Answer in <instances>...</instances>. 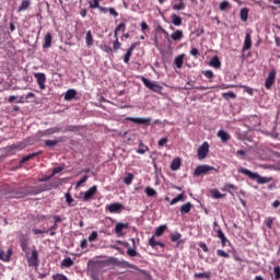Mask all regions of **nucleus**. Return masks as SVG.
<instances>
[{
  "instance_id": "1",
  "label": "nucleus",
  "mask_w": 280,
  "mask_h": 280,
  "mask_svg": "<svg viewBox=\"0 0 280 280\" xmlns=\"http://www.w3.org/2000/svg\"><path fill=\"white\" fill-rule=\"evenodd\" d=\"M240 174H244L248 176L252 180H257L258 185H266L268 183H272V177H261L258 173H253L248 168L241 167L238 168Z\"/></svg>"
},
{
  "instance_id": "2",
  "label": "nucleus",
  "mask_w": 280,
  "mask_h": 280,
  "mask_svg": "<svg viewBox=\"0 0 280 280\" xmlns=\"http://www.w3.org/2000/svg\"><path fill=\"white\" fill-rule=\"evenodd\" d=\"M141 82L144 84V86H147V89H149L150 91H153V93H161V91H163V86H161L156 82H152L145 79V77L141 78Z\"/></svg>"
},
{
  "instance_id": "3",
  "label": "nucleus",
  "mask_w": 280,
  "mask_h": 280,
  "mask_svg": "<svg viewBox=\"0 0 280 280\" xmlns=\"http://www.w3.org/2000/svg\"><path fill=\"white\" fill-rule=\"evenodd\" d=\"M209 172H215V167L201 164L195 168L194 176H202V174H209Z\"/></svg>"
},
{
  "instance_id": "4",
  "label": "nucleus",
  "mask_w": 280,
  "mask_h": 280,
  "mask_svg": "<svg viewBox=\"0 0 280 280\" xmlns=\"http://www.w3.org/2000/svg\"><path fill=\"white\" fill-rule=\"evenodd\" d=\"M207 154H209V142H203L197 150L199 161L207 159Z\"/></svg>"
},
{
  "instance_id": "5",
  "label": "nucleus",
  "mask_w": 280,
  "mask_h": 280,
  "mask_svg": "<svg viewBox=\"0 0 280 280\" xmlns=\"http://www.w3.org/2000/svg\"><path fill=\"white\" fill-rule=\"evenodd\" d=\"M34 78H36L40 91H45V89H47V85H45V82H47V77L45 75V73L37 72L34 74Z\"/></svg>"
},
{
  "instance_id": "6",
  "label": "nucleus",
  "mask_w": 280,
  "mask_h": 280,
  "mask_svg": "<svg viewBox=\"0 0 280 280\" xmlns=\"http://www.w3.org/2000/svg\"><path fill=\"white\" fill-rule=\"evenodd\" d=\"M26 259L28 261V266L32 268H37L38 266V250L33 249L31 256H26Z\"/></svg>"
},
{
  "instance_id": "7",
  "label": "nucleus",
  "mask_w": 280,
  "mask_h": 280,
  "mask_svg": "<svg viewBox=\"0 0 280 280\" xmlns=\"http://www.w3.org/2000/svg\"><path fill=\"white\" fill-rule=\"evenodd\" d=\"M98 12L101 14H110V16H114V19H117V16H119V12H117V10H115V8H106V7H98L97 8Z\"/></svg>"
},
{
  "instance_id": "8",
  "label": "nucleus",
  "mask_w": 280,
  "mask_h": 280,
  "mask_svg": "<svg viewBox=\"0 0 280 280\" xmlns=\"http://www.w3.org/2000/svg\"><path fill=\"white\" fill-rule=\"evenodd\" d=\"M127 121H131L132 124L150 126L152 119L151 118H135V117H127Z\"/></svg>"
},
{
  "instance_id": "9",
  "label": "nucleus",
  "mask_w": 280,
  "mask_h": 280,
  "mask_svg": "<svg viewBox=\"0 0 280 280\" xmlns=\"http://www.w3.org/2000/svg\"><path fill=\"white\" fill-rule=\"evenodd\" d=\"M275 78H277V72L275 70L270 71L266 81H265V88L267 91H270L272 89V84H275Z\"/></svg>"
},
{
  "instance_id": "10",
  "label": "nucleus",
  "mask_w": 280,
  "mask_h": 280,
  "mask_svg": "<svg viewBox=\"0 0 280 280\" xmlns=\"http://www.w3.org/2000/svg\"><path fill=\"white\" fill-rule=\"evenodd\" d=\"M106 209L107 211H109V213H121L124 206L119 202H115V203L108 205Z\"/></svg>"
},
{
  "instance_id": "11",
  "label": "nucleus",
  "mask_w": 280,
  "mask_h": 280,
  "mask_svg": "<svg viewBox=\"0 0 280 280\" xmlns=\"http://www.w3.org/2000/svg\"><path fill=\"white\" fill-rule=\"evenodd\" d=\"M250 47H253V39L250 37V33H247L245 35V40H244V45L242 48V57L244 58V51H247V49H250Z\"/></svg>"
},
{
  "instance_id": "12",
  "label": "nucleus",
  "mask_w": 280,
  "mask_h": 280,
  "mask_svg": "<svg viewBox=\"0 0 280 280\" xmlns=\"http://www.w3.org/2000/svg\"><path fill=\"white\" fill-rule=\"evenodd\" d=\"M126 229H129V224H128V223H121V222L117 223V224L115 225V233H116V235H117L118 237H122L124 231H125Z\"/></svg>"
},
{
  "instance_id": "13",
  "label": "nucleus",
  "mask_w": 280,
  "mask_h": 280,
  "mask_svg": "<svg viewBox=\"0 0 280 280\" xmlns=\"http://www.w3.org/2000/svg\"><path fill=\"white\" fill-rule=\"evenodd\" d=\"M97 194V186H92L84 192V200H91Z\"/></svg>"
},
{
  "instance_id": "14",
  "label": "nucleus",
  "mask_w": 280,
  "mask_h": 280,
  "mask_svg": "<svg viewBox=\"0 0 280 280\" xmlns=\"http://www.w3.org/2000/svg\"><path fill=\"white\" fill-rule=\"evenodd\" d=\"M60 127H51L49 129L42 131V137H51V135H56L60 132Z\"/></svg>"
},
{
  "instance_id": "15",
  "label": "nucleus",
  "mask_w": 280,
  "mask_h": 280,
  "mask_svg": "<svg viewBox=\"0 0 280 280\" xmlns=\"http://www.w3.org/2000/svg\"><path fill=\"white\" fill-rule=\"evenodd\" d=\"M217 137L221 139L222 143H226L228 141H231V136L229 135V132L224 130H219L217 133Z\"/></svg>"
},
{
  "instance_id": "16",
  "label": "nucleus",
  "mask_w": 280,
  "mask_h": 280,
  "mask_svg": "<svg viewBox=\"0 0 280 280\" xmlns=\"http://www.w3.org/2000/svg\"><path fill=\"white\" fill-rule=\"evenodd\" d=\"M51 40H54V37L51 36V33H47V34L44 36L43 48H44V49H49V47H51Z\"/></svg>"
},
{
  "instance_id": "17",
  "label": "nucleus",
  "mask_w": 280,
  "mask_h": 280,
  "mask_svg": "<svg viewBox=\"0 0 280 280\" xmlns=\"http://www.w3.org/2000/svg\"><path fill=\"white\" fill-rule=\"evenodd\" d=\"M131 242H132V248L131 247L127 248V255L129 257H137L138 253H137V244L135 238H132Z\"/></svg>"
},
{
  "instance_id": "18",
  "label": "nucleus",
  "mask_w": 280,
  "mask_h": 280,
  "mask_svg": "<svg viewBox=\"0 0 280 280\" xmlns=\"http://www.w3.org/2000/svg\"><path fill=\"white\" fill-rule=\"evenodd\" d=\"M209 67H213L214 69H220L222 67V62L220 61V58L218 56H214L209 61Z\"/></svg>"
},
{
  "instance_id": "19",
  "label": "nucleus",
  "mask_w": 280,
  "mask_h": 280,
  "mask_svg": "<svg viewBox=\"0 0 280 280\" xmlns=\"http://www.w3.org/2000/svg\"><path fill=\"white\" fill-rule=\"evenodd\" d=\"M75 95H78V92L75 90H68L65 95L66 102H71V100H74Z\"/></svg>"
},
{
  "instance_id": "20",
  "label": "nucleus",
  "mask_w": 280,
  "mask_h": 280,
  "mask_svg": "<svg viewBox=\"0 0 280 280\" xmlns=\"http://www.w3.org/2000/svg\"><path fill=\"white\" fill-rule=\"evenodd\" d=\"M149 245L151 246V248H156V246H161V248H165V243L156 242V238L154 236H152L149 240Z\"/></svg>"
},
{
  "instance_id": "21",
  "label": "nucleus",
  "mask_w": 280,
  "mask_h": 280,
  "mask_svg": "<svg viewBox=\"0 0 280 280\" xmlns=\"http://www.w3.org/2000/svg\"><path fill=\"white\" fill-rule=\"evenodd\" d=\"M32 5V0H22L21 5L18 9V12H25Z\"/></svg>"
},
{
  "instance_id": "22",
  "label": "nucleus",
  "mask_w": 280,
  "mask_h": 280,
  "mask_svg": "<svg viewBox=\"0 0 280 280\" xmlns=\"http://www.w3.org/2000/svg\"><path fill=\"white\" fill-rule=\"evenodd\" d=\"M172 172H176L180 170V158H175L171 163Z\"/></svg>"
},
{
  "instance_id": "23",
  "label": "nucleus",
  "mask_w": 280,
  "mask_h": 280,
  "mask_svg": "<svg viewBox=\"0 0 280 280\" xmlns=\"http://www.w3.org/2000/svg\"><path fill=\"white\" fill-rule=\"evenodd\" d=\"M10 257H12V249H8V253L0 250V259L2 261H10Z\"/></svg>"
},
{
  "instance_id": "24",
  "label": "nucleus",
  "mask_w": 280,
  "mask_h": 280,
  "mask_svg": "<svg viewBox=\"0 0 280 280\" xmlns=\"http://www.w3.org/2000/svg\"><path fill=\"white\" fill-rule=\"evenodd\" d=\"M171 21L173 25H175L176 27H179V25H183V19H180V16H178L177 14H172Z\"/></svg>"
},
{
  "instance_id": "25",
  "label": "nucleus",
  "mask_w": 280,
  "mask_h": 280,
  "mask_svg": "<svg viewBox=\"0 0 280 280\" xmlns=\"http://www.w3.org/2000/svg\"><path fill=\"white\" fill-rule=\"evenodd\" d=\"M210 194L214 200H220V198H226L225 194H221L220 190L218 189H211Z\"/></svg>"
},
{
  "instance_id": "26",
  "label": "nucleus",
  "mask_w": 280,
  "mask_h": 280,
  "mask_svg": "<svg viewBox=\"0 0 280 280\" xmlns=\"http://www.w3.org/2000/svg\"><path fill=\"white\" fill-rule=\"evenodd\" d=\"M222 191H228V194H233L232 191H237V186L233 184H224L223 188H221Z\"/></svg>"
},
{
  "instance_id": "27",
  "label": "nucleus",
  "mask_w": 280,
  "mask_h": 280,
  "mask_svg": "<svg viewBox=\"0 0 280 280\" xmlns=\"http://www.w3.org/2000/svg\"><path fill=\"white\" fill-rule=\"evenodd\" d=\"M213 231H214V233L217 234V237H219V240H220L221 237H224V232H222V228H220V226L218 225V222H215V221H214V223H213Z\"/></svg>"
},
{
  "instance_id": "28",
  "label": "nucleus",
  "mask_w": 280,
  "mask_h": 280,
  "mask_svg": "<svg viewBox=\"0 0 280 280\" xmlns=\"http://www.w3.org/2000/svg\"><path fill=\"white\" fill-rule=\"evenodd\" d=\"M136 152L137 154H145V152H150V148L141 141Z\"/></svg>"
},
{
  "instance_id": "29",
  "label": "nucleus",
  "mask_w": 280,
  "mask_h": 280,
  "mask_svg": "<svg viewBox=\"0 0 280 280\" xmlns=\"http://www.w3.org/2000/svg\"><path fill=\"white\" fill-rule=\"evenodd\" d=\"M191 211V202H186L180 207V213L182 215H185Z\"/></svg>"
},
{
  "instance_id": "30",
  "label": "nucleus",
  "mask_w": 280,
  "mask_h": 280,
  "mask_svg": "<svg viewBox=\"0 0 280 280\" xmlns=\"http://www.w3.org/2000/svg\"><path fill=\"white\" fill-rule=\"evenodd\" d=\"M38 154H40V153L36 152V153H31V154H28V155H25L24 158H22V160L20 161V163H21V164L27 163V161H32V159H36V156H38Z\"/></svg>"
},
{
  "instance_id": "31",
  "label": "nucleus",
  "mask_w": 280,
  "mask_h": 280,
  "mask_svg": "<svg viewBox=\"0 0 280 280\" xmlns=\"http://www.w3.org/2000/svg\"><path fill=\"white\" fill-rule=\"evenodd\" d=\"M172 40H180L183 38V31L176 30L174 33L171 34Z\"/></svg>"
},
{
  "instance_id": "32",
  "label": "nucleus",
  "mask_w": 280,
  "mask_h": 280,
  "mask_svg": "<svg viewBox=\"0 0 280 280\" xmlns=\"http://www.w3.org/2000/svg\"><path fill=\"white\" fill-rule=\"evenodd\" d=\"M62 139H58V140H45V145L46 148H54L56 147V144L61 143Z\"/></svg>"
},
{
  "instance_id": "33",
  "label": "nucleus",
  "mask_w": 280,
  "mask_h": 280,
  "mask_svg": "<svg viewBox=\"0 0 280 280\" xmlns=\"http://www.w3.org/2000/svg\"><path fill=\"white\" fill-rule=\"evenodd\" d=\"M85 43L88 47H93V33L91 31L86 32Z\"/></svg>"
},
{
  "instance_id": "34",
  "label": "nucleus",
  "mask_w": 280,
  "mask_h": 280,
  "mask_svg": "<svg viewBox=\"0 0 280 280\" xmlns=\"http://www.w3.org/2000/svg\"><path fill=\"white\" fill-rule=\"evenodd\" d=\"M183 60H185V55H179L175 58L174 63L176 65L177 69L183 67Z\"/></svg>"
},
{
  "instance_id": "35",
  "label": "nucleus",
  "mask_w": 280,
  "mask_h": 280,
  "mask_svg": "<svg viewBox=\"0 0 280 280\" xmlns=\"http://www.w3.org/2000/svg\"><path fill=\"white\" fill-rule=\"evenodd\" d=\"M144 194H147V196L149 198H154L156 197V190H154V188L148 186L145 189H144Z\"/></svg>"
},
{
  "instance_id": "36",
  "label": "nucleus",
  "mask_w": 280,
  "mask_h": 280,
  "mask_svg": "<svg viewBox=\"0 0 280 280\" xmlns=\"http://www.w3.org/2000/svg\"><path fill=\"white\" fill-rule=\"evenodd\" d=\"M269 8L271 10H280V0H269Z\"/></svg>"
},
{
  "instance_id": "37",
  "label": "nucleus",
  "mask_w": 280,
  "mask_h": 280,
  "mask_svg": "<svg viewBox=\"0 0 280 280\" xmlns=\"http://www.w3.org/2000/svg\"><path fill=\"white\" fill-rule=\"evenodd\" d=\"M61 266H62L63 268H71V266H73V259H71V257L65 258V259L61 261Z\"/></svg>"
},
{
  "instance_id": "38",
  "label": "nucleus",
  "mask_w": 280,
  "mask_h": 280,
  "mask_svg": "<svg viewBox=\"0 0 280 280\" xmlns=\"http://www.w3.org/2000/svg\"><path fill=\"white\" fill-rule=\"evenodd\" d=\"M195 279H211V272L195 273Z\"/></svg>"
},
{
  "instance_id": "39",
  "label": "nucleus",
  "mask_w": 280,
  "mask_h": 280,
  "mask_svg": "<svg viewBox=\"0 0 280 280\" xmlns=\"http://www.w3.org/2000/svg\"><path fill=\"white\" fill-rule=\"evenodd\" d=\"M173 10H185V2H183V0H177V3L173 4Z\"/></svg>"
},
{
  "instance_id": "40",
  "label": "nucleus",
  "mask_w": 280,
  "mask_h": 280,
  "mask_svg": "<svg viewBox=\"0 0 280 280\" xmlns=\"http://www.w3.org/2000/svg\"><path fill=\"white\" fill-rule=\"evenodd\" d=\"M241 20L246 23V21H248V9L247 8H244L241 10Z\"/></svg>"
},
{
  "instance_id": "41",
  "label": "nucleus",
  "mask_w": 280,
  "mask_h": 280,
  "mask_svg": "<svg viewBox=\"0 0 280 280\" xmlns=\"http://www.w3.org/2000/svg\"><path fill=\"white\" fill-rule=\"evenodd\" d=\"M185 201V194H179L171 200V205H176V202Z\"/></svg>"
},
{
  "instance_id": "42",
  "label": "nucleus",
  "mask_w": 280,
  "mask_h": 280,
  "mask_svg": "<svg viewBox=\"0 0 280 280\" xmlns=\"http://www.w3.org/2000/svg\"><path fill=\"white\" fill-rule=\"evenodd\" d=\"M185 201V194H179L171 200V205H176V202Z\"/></svg>"
},
{
  "instance_id": "43",
  "label": "nucleus",
  "mask_w": 280,
  "mask_h": 280,
  "mask_svg": "<svg viewBox=\"0 0 280 280\" xmlns=\"http://www.w3.org/2000/svg\"><path fill=\"white\" fill-rule=\"evenodd\" d=\"M166 229H167V225H160L159 228H156L155 237H161V235H163V233H165Z\"/></svg>"
},
{
  "instance_id": "44",
  "label": "nucleus",
  "mask_w": 280,
  "mask_h": 280,
  "mask_svg": "<svg viewBox=\"0 0 280 280\" xmlns=\"http://www.w3.org/2000/svg\"><path fill=\"white\" fill-rule=\"evenodd\" d=\"M132 180H135V175L132 173H127V176L124 178L125 185H132Z\"/></svg>"
},
{
  "instance_id": "45",
  "label": "nucleus",
  "mask_w": 280,
  "mask_h": 280,
  "mask_svg": "<svg viewBox=\"0 0 280 280\" xmlns=\"http://www.w3.org/2000/svg\"><path fill=\"white\" fill-rule=\"evenodd\" d=\"M100 1H102V0H90L89 5H90L91 10H97L101 7Z\"/></svg>"
},
{
  "instance_id": "46",
  "label": "nucleus",
  "mask_w": 280,
  "mask_h": 280,
  "mask_svg": "<svg viewBox=\"0 0 280 280\" xmlns=\"http://www.w3.org/2000/svg\"><path fill=\"white\" fill-rule=\"evenodd\" d=\"M65 198H66V202L69 205V207L74 206L73 202H75V200L73 199V197H71V194L66 192Z\"/></svg>"
},
{
  "instance_id": "47",
  "label": "nucleus",
  "mask_w": 280,
  "mask_h": 280,
  "mask_svg": "<svg viewBox=\"0 0 280 280\" xmlns=\"http://www.w3.org/2000/svg\"><path fill=\"white\" fill-rule=\"evenodd\" d=\"M20 246H21L23 253H25L27 255V250H28V246H30V243L27 242V240L22 241Z\"/></svg>"
},
{
  "instance_id": "48",
  "label": "nucleus",
  "mask_w": 280,
  "mask_h": 280,
  "mask_svg": "<svg viewBox=\"0 0 280 280\" xmlns=\"http://www.w3.org/2000/svg\"><path fill=\"white\" fill-rule=\"evenodd\" d=\"M228 8H231V3L228 0H224L220 3L219 9L224 12Z\"/></svg>"
},
{
  "instance_id": "49",
  "label": "nucleus",
  "mask_w": 280,
  "mask_h": 280,
  "mask_svg": "<svg viewBox=\"0 0 280 280\" xmlns=\"http://www.w3.org/2000/svg\"><path fill=\"white\" fill-rule=\"evenodd\" d=\"M119 49H121V43L119 42V39H115L113 43V50L117 52L119 51Z\"/></svg>"
},
{
  "instance_id": "50",
  "label": "nucleus",
  "mask_w": 280,
  "mask_h": 280,
  "mask_svg": "<svg viewBox=\"0 0 280 280\" xmlns=\"http://www.w3.org/2000/svg\"><path fill=\"white\" fill-rule=\"evenodd\" d=\"M222 97H224V100H235L236 95L233 92H225L222 94Z\"/></svg>"
},
{
  "instance_id": "51",
  "label": "nucleus",
  "mask_w": 280,
  "mask_h": 280,
  "mask_svg": "<svg viewBox=\"0 0 280 280\" xmlns=\"http://www.w3.org/2000/svg\"><path fill=\"white\" fill-rule=\"evenodd\" d=\"M52 187H54L52 185L45 184V185L40 186L39 189H37V194H40L42 191H49V189H52Z\"/></svg>"
},
{
  "instance_id": "52",
  "label": "nucleus",
  "mask_w": 280,
  "mask_h": 280,
  "mask_svg": "<svg viewBox=\"0 0 280 280\" xmlns=\"http://www.w3.org/2000/svg\"><path fill=\"white\" fill-rule=\"evenodd\" d=\"M217 255L219 257H224L225 259H229V257H231V255H229V253L224 252V249H218Z\"/></svg>"
},
{
  "instance_id": "53",
  "label": "nucleus",
  "mask_w": 280,
  "mask_h": 280,
  "mask_svg": "<svg viewBox=\"0 0 280 280\" xmlns=\"http://www.w3.org/2000/svg\"><path fill=\"white\" fill-rule=\"evenodd\" d=\"M52 280H70V279L67 278V276H65L62 273H56L52 276Z\"/></svg>"
},
{
  "instance_id": "54",
  "label": "nucleus",
  "mask_w": 280,
  "mask_h": 280,
  "mask_svg": "<svg viewBox=\"0 0 280 280\" xmlns=\"http://www.w3.org/2000/svg\"><path fill=\"white\" fill-rule=\"evenodd\" d=\"M180 237H183L180 233L171 234L172 242H179Z\"/></svg>"
},
{
  "instance_id": "55",
  "label": "nucleus",
  "mask_w": 280,
  "mask_h": 280,
  "mask_svg": "<svg viewBox=\"0 0 280 280\" xmlns=\"http://www.w3.org/2000/svg\"><path fill=\"white\" fill-rule=\"evenodd\" d=\"M132 56V52L130 50H127V52L124 56V62L128 65L130 62V57Z\"/></svg>"
},
{
  "instance_id": "56",
  "label": "nucleus",
  "mask_w": 280,
  "mask_h": 280,
  "mask_svg": "<svg viewBox=\"0 0 280 280\" xmlns=\"http://www.w3.org/2000/svg\"><path fill=\"white\" fill-rule=\"evenodd\" d=\"M273 273H275V279L279 280L280 279V266H276L273 268Z\"/></svg>"
},
{
  "instance_id": "57",
  "label": "nucleus",
  "mask_w": 280,
  "mask_h": 280,
  "mask_svg": "<svg viewBox=\"0 0 280 280\" xmlns=\"http://www.w3.org/2000/svg\"><path fill=\"white\" fill-rule=\"evenodd\" d=\"M97 236H98L97 231H93V232L91 233V235L88 237V240H89L90 242H95V240H97Z\"/></svg>"
},
{
  "instance_id": "58",
  "label": "nucleus",
  "mask_w": 280,
  "mask_h": 280,
  "mask_svg": "<svg viewBox=\"0 0 280 280\" xmlns=\"http://www.w3.org/2000/svg\"><path fill=\"white\" fill-rule=\"evenodd\" d=\"M205 78H208V80H211L213 78V71L212 70H206L202 72Z\"/></svg>"
},
{
  "instance_id": "59",
  "label": "nucleus",
  "mask_w": 280,
  "mask_h": 280,
  "mask_svg": "<svg viewBox=\"0 0 280 280\" xmlns=\"http://www.w3.org/2000/svg\"><path fill=\"white\" fill-rule=\"evenodd\" d=\"M65 168L62 166L54 167L50 176H56V174H60Z\"/></svg>"
},
{
  "instance_id": "60",
  "label": "nucleus",
  "mask_w": 280,
  "mask_h": 280,
  "mask_svg": "<svg viewBox=\"0 0 280 280\" xmlns=\"http://www.w3.org/2000/svg\"><path fill=\"white\" fill-rule=\"evenodd\" d=\"M273 222H275V219H272L270 217L268 219H266L265 224H266L267 229H272Z\"/></svg>"
},
{
  "instance_id": "61",
  "label": "nucleus",
  "mask_w": 280,
  "mask_h": 280,
  "mask_svg": "<svg viewBox=\"0 0 280 280\" xmlns=\"http://www.w3.org/2000/svg\"><path fill=\"white\" fill-rule=\"evenodd\" d=\"M48 231H51L50 235L54 237V235H56L55 231H58V223L54 222V225L50 229H48Z\"/></svg>"
},
{
  "instance_id": "62",
  "label": "nucleus",
  "mask_w": 280,
  "mask_h": 280,
  "mask_svg": "<svg viewBox=\"0 0 280 280\" xmlns=\"http://www.w3.org/2000/svg\"><path fill=\"white\" fill-rule=\"evenodd\" d=\"M116 32H126V23H120L116 28Z\"/></svg>"
},
{
  "instance_id": "63",
  "label": "nucleus",
  "mask_w": 280,
  "mask_h": 280,
  "mask_svg": "<svg viewBox=\"0 0 280 280\" xmlns=\"http://www.w3.org/2000/svg\"><path fill=\"white\" fill-rule=\"evenodd\" d=\"M241 89H244L245 93H248V95H254L253 88L242 85Z\"/></svg>"
},
{
  "instance_id": "64",
  "label": "nucleus",
  "mask_w": 280,
  "mask_h": 280,
  "mask_svg": "<svg viewBox=\"0 0 280 280\" xmlns=\"http://www.w3.org/2000/svg\"><path fill=\"white\" fill-rule=\"evenodd\" d=\"M33 233H34L35 235H43V233H49V230L33 229Z\"/></svg>"
}]
</instances>
